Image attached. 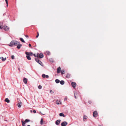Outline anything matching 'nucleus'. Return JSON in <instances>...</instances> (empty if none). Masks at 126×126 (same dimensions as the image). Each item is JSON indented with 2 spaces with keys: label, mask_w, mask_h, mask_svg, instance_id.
I'll list each match as a JSON object with an SVG mask.
<instances>
[{
  "label": "nucleus",
  "mask_w": 126,
  "mask_h": 126,
  "mask_svg": "<svg viewBox=\"0 0 126 126\" xmlns=\"http://www.w3.org/2000/svg\"><path fill=\"white\" fill-rule=\"evenodd\" d=\"M15 42V41H12L10 43V44L9 45L11 47H12L14 45Z\"/></svg>",
  "instance_id": "f257e3e1"
},
{
  "label": "nucleus",
  "mask_w": 126,
  "mask_h": 126,
  "mask_svg": "<svg viewBox=\"0 0 126 126\" xmlns=\"http://www.w3.org/2000/svg\"><path fill=\"white\" fill-rule=\"evenodd\" d=\"M98 113L96 111H94L93 114V116L94 117H96L97 116Z\"/></svg>",
  "instance_id": "f03ea898"
},
{
  "label": "nucleus",
  "mask_w": 126,
  "mask_h": 126,
  "mask_svg": "<svg viewBox=\"0 0 126 126\" xmlns=\"http://www.w3.org/2000/svg\"><path fill=\"white\" fill-rule=\"evenodd\" d=\"M67 124V123L66 121L63 122L61 124L62 126H65Z\"/></svg>",
  "instance_id": "7ed1b4c3"
},
{
  "label": "nucleus",
  "mask_w": 126,
  "mask_h": 126,
  "mask_svg": "<svg viewBox=\"0 0 126 126\" xmlns=\"http://www.w3.org/2000/svg\"><path fill=\"white\" fill-rule=\"evenodd\" d=\"M25 54L29 56H32V53L31 52H26Z\"/></svg>",
  "instance_id": "20e7f679"
},
{
  "label": "nucleus",
  "mask_w": 126,
  "mask_h": 126,
  "mask_svg": "<svg viewBox=\"0 0 126 126\" xmlns=\"http://www.w3.org/2000/svg\"><path fill=\"white\" fill-rule=\"evenodd\" d=\"M74 97L76 99H77V97L79 95L78 94L77 92H74Z\"/></svg>",
  "instance_id": "39448f33"
},
{
  "label": "nucleus",
  "mask_w": 126,
  "mask_h": 126,
  "mask_svg": "<svg viewBox=\"0 0 126 126\" xmlns=\"http://www.w3.org/2000/svg\"><path fill=\"white\" fill-rule=\"evenodd\" d=\"M4 30L6 31H8L9 29V28L7 26H5L3 27Z\"/></svg>",
  "instance_id": "423d86ee"
},
{
  "label": "nucleus",
  "mask_w": 126,
  "mask_h": 126,
  "mask_svg": "<svg viewBox=\"0 0 126 126\" xmlns=\"http://www.w3.org/2000/svg\"><path fill=\"white\" fill-rule=\"evenodd\" d=\"M56 103L57 105L61 104H62V102L60 100H57L56 101Z\"/></svg>",
  "instance_id": "0eeeda50"
},
{
  "label": "nucleus",
  "mask_w": 126,
  "mask_h": 126,
  "mask_svg": "<svg viewBox=\"0 0 126 126\" xmlns=\"http://www.w3.org/2000/svg\"><path fill=\"white\" fill-rule=\"evenodd\" d=\"M71 85L74 88H75L76 85V84L75 82H72L71 83Z\"/></svg>",
  "instance_id": "6e6552de"
},
{
  "label": "nucleus",
  "mask_w": 126,
  "mask_h": 126,
  "mask_svg": "<svg viewBox=\"0 0 126 126\" xmlns=\"http://www.w3.org/2000/svg\"><path fill=\"white\" fill-rule=\"evenodd\" d=\"M28 79L26 78H24L23 80V81L25 84L27 83Z\"/></svg>",
  "instance_id": "1a4fd4ad"
},
{
  "label": "nucleus",
  "mask_w": 126,
  "mask_h": 126,
  "mask_svg": "<svg viewBox=\"0 0 126 126\" xmlns=\"http://www.w3.org/2000/svg\"><path fill=\"white\" fill-rule=\"evenodd\" d=\"M61 121V120H58L56 121V122L55 124L57 125H58L60 123Z\"/></svg>",
  "instance_id": "9d476101"
},
{
  "label": "nucleus",
  "mask_w": 126,
  "mask_h": 126,
  "mask_svg": "<svg viewBox=\"0 0 126 126\" xmlns=\"http://www.w3.org/2000/svg\"><path fill=\"white\" fill-rule=\"evenodd\" d=\"M61 68L60 67H58L57 68V73H59L60 72V71H61Z\"/></svg>",
  "instance_id": "9b49d317"
},
{
  "label": "nucleus",
  "mask_w": 126,
  "mask_h": 126,
  "mask_svg": "<svg viewBox=\"0 0 126 126\" xmlns=\"http://www.w3.org/2000/svg\"><path fill=\"white\" fill-rule=\"evenodd\" d=\"M19 43H20L19 42L15 41L14 45L15 46H17L19 44Z\"/></svg>",
  "instance_id": "f8f14e48"
},
{
  "label": "nucleus",
  "mask_w": 126,
  "mask_h": 126,
  "mask_svg": "<svg viewBox=\"0 0 126 126\" xmlns=\"http://www.w3.org/2000/svg\"><path fill=\"white\" fill-rule=\"evenodd\" d=\"M39 57L40 58H42L44 57V55L43 54L40 53L39 55Z\"/></svg>",
  "instance_id": "ddd939ff"
},
{
  "label": "nucleus",
  "mask_w": 126,
  "mask_h": 126,
  "mask_svg": "<svg viewBox=\"0 0 126 126\" xmlns=\"http://www.w3.org/2000/svg\"><path fill=\"white\" fill-rule=\"evenodd\" d=\"M22 46V45L21 44H20V43H19V44L18 45L17 47V48L18 49H19L20 48V47Z\"/></svg>",
  "instance_id": "4468645a"
},
{
  "label": "nucleus",
  "mask_w": 126,
  "mask_h": 126,
  "mask_svg": "<svg viewBox=\"0 0 126 126\" xmlns=\"http://www.w3.org/2000/svg\"><path fill=\"white\" fill-rule=\"evenodd\" d=\"M59 115L60 116H63V117H65V116L64 114L63 113H60L59 114Z\"/></svg>",
  "instance_id": "2eb2a0df"
},
{
  "label": "nucleus",
  "mask_w": 126,
  "mask_h": 126,
  "mask_svg": "<svg viewBox=\"0 0 126 126\" xmlns=\"http://www.w3.org/2000/svg\"><path fill=\"white\" fill-rule=\"evenodd\" d=\"M21 122L22 124V125L23 126H25L26 125L25 124L26 123H25V122L24 121H21Z\"/></svg>",
  "instance_id": "dca6fc26"
},
{
  "label": "nucleus",
  "mask_w": 126,
  "mask_h": 126,
  "mask_svg": "<svg viewBox=\"0 0 126 126\" xmlns=\"http://www.w3.org/2000/svg\"><path fill=\"white\" fill-rule=\"evenodd\" d=\"M60 83L62 85L64 84V81L63 80H61L60 82Z\"/></svg>",
  "instance_id": "f3484780"
},
{
  "label": "nucleus",
  "mask_w": 126,
  "mask_h": 126,
  "mask_svg": "<svg viewBox=\"0 0 126 126\" xmlns=\"http://www.w3.org/2000/svg\"><path fill=\"white\" fill-rule=\"evenodd\" d=\"M21 102H19L18 103V104H17L18 106V107L20 108L21 106Z\"/></svg>",
  "instance_id": "a211bd4d"
},
{
  "label": "nucleus",
  "mask_w": 126,
  "mask_h": 126,
  "mask_svg": "<svg viewBox=\"0 0 126 126\" xmlns=\"http://www.w3.org/2000/svg\"><path fill=\"white\" fill-rule=\"evenodd\" d=\"M87 118V117L86 116H84L83 117V120L85 121Z\"/></svg>",
  "instance_id": "6ab92c4d"
},
{
  "label": "nucleus",
  "mask_w": 126,
  "mask_h": 126,
  "mask_svg": "<svg viewBox=\"0 0 126 126\" xmlns=\"http://www.w3.org/2000/svg\"><path fill=\"white\" fill-rule=\"evenodd\" d=\"M26 57L27 58V59L29 60H30L31 59V58L30 57V56H28L27 55L26 56Z\"/></svg>",
  "instance_id": "aec40b11"
},
{
  "label": "nucleus",
  "mask_w": 126,
  "mask_h": 126,
  "mask_svg": "<svg viewBox=\"0 0 126 126\" xmlns=\"http://www.w3.org/2000/svg\"><path fill=\"white\" fill-rule=\"evenodd\" d=\"M55 81L57 83H58L60 82L59 80L58 79H56L55 80Z\"/></svg>",
  "instance_id": "412c9836"
},
{
  "label": "nucleus",
  "mask_w": 126,
  "mask_h": 126,
  "mask_svg": "<svg viewBox=\"0 0 126 126\" xmlns=\"http://www.w3.org/2000/svg\"><path fill=\"white\" fill-rule=\"evenodd\" d=\"M5 101L8 103H9L10 102V100L8 98H6L5 99Z\"/></svg>",
  "instance_id": "4be33fe9"
},
{
  "label": "nucleus",
  "mask_w": 126,
  "mask_h": 126,
  "mask_svg": "<svg viewBox=\"0 0 126 126\" xmlns=\"http://www.w3.org/2000/svg\"><path fill=\"white\" fill-rule=\"evenodd\" d=\"M61 73L62 74H63L65 73V71L64 70H62L61 71Z\"/></svg>",
  "instance_id": "5701e85b"
},
{
  "label": "nucleus",
  "mask_w": 126,
  "mask_h": 126,
  "mask_svg": "<svg viewBox=\"0 0 126 126\" xmlns=\"http://www.w3.org/2000/svg\"><path fill=\"white\" fill-rule=\"evenodd\" d=\"M30 121V120L27 119H26L25 120V121H24V122H25V123H26L29 122Z\"/></svg>",
  "instance_id": "b1692460"
},
{
  "label": "nucleus",
  "mask_w": 126,
  "mask_h": 126,
  "mask_svg": "<svg viewBox=\"0 0 126 126\" xmlns=\"http://www.w3.org/2000/svg\"><path fill=\"white\" fill-rule=\"evenodd\" d=\"M20 41L21 42H23V43H25V42L24 40H23V39L22 38H20Z\"/></svg>",
  "instance_id": "393cba45"
},
{
  "label": "nucleus",
  "mask_w": 126,
  "mask_h": 126,
  "mask_svg": "<svg viewBox=\"0 0 126 126\" xmlns=\"http://www.w3.org/2000/svg\"><path fill=\"white\" fill-rule=\"evenodd\" d=\"M46 54L48 55H50V52L48 51H47L46 52Z\"/></svg>",
  "instance_id": "a878e982"
},
{
  "label": "nucleus",
  "mask_w": 126,
  "mask_h": 126,
  "mask_svg": "<svg viewBox=\"0 0 126 126\" xmlns=\"http://www.w3.org/2000/svg\"><path fill=\"white\" fill-rule=\"evenodd\" d=\"M37 62L39 64H40V65H42V62L40 61L39 60Z\"/></svg>",
  "instance_id": "bb28decb"
},
{
  "label": "nucleus",
  "mask_w": 126,
  "mask_h": 126,
  "mask_svg": "<svg viewBox=\"0 0 126 126\" xmlns=\"http://www.w3.org/2000/svg\"><path fill=\"white\" fill-rule=\"evenodd\" d=\"M6 58H4L3 57H1V59L2 61H5L6 59Z\"/></svg>",
  "instance_id": "cd10ccee"
},
{
  "label": "nucleus",
  "mask_w": 126,
  "mask_h": 126,
  "mask_svg": "<svg viewBox=\"0 0 126 126\" xmlns=\"http://www.w3.org/2000/svg\"><path fill=\"white\" fill-rule=\"evenodd\" d=\"M43 123V119L42 118H41L40 122V124L41 125H42Z\"/></svg>",
  "instance_id": "c85d7f7f"
},
{
  "label": "nucleus",
  "mask_w": 126,
  "mask_h": 126,
  "mask_svg": "<svg viewBox=\"0 0 126 126\" xmlns=\"http://www.w3.org/2000/svg\"><path fill=\"white\" fill-rule=\"evenodd\" d=\"M39 53H38V54H37V55H36L35 54H33V55L35 57H38V56H39Z\"/></svg>",
  "instance_id": "c756f323"
},
{
  "label": "nucleus",
  "mask_w": 126,
  "mask_h": 126,
  "mask_svg": "<svg viewBox=\"0 0 126 126\" xmlns=\"http://www.w3.org/2000/svg\"><path fill=\"white\" fill-rule=\"evenodd\" d=\"M46 75L45 74H43L42 75V76L43 78H45L46 77Z\"/></svg>",
  "instance_id": "7c9ffc66"
},
{
  "label": "nucleus",
  "mask_w": 126,
  "mask_h": 126,
  "mask_svg": "<svg viewBox=\"0 0 126 126\" xmlns=\"http://www.w3.org/2000/svg\"><path fill=\"white\" fill-rule=\"evenodd\" d=\"M42 88V86L40 85L39 86H38V88L39 89H41Z\"/></svg>",
  "instance_id": "2f4dec72"
},
{
  "label": "nucleus",
  "mask_w": 126,
  "mask_h": 126,
  "mask_svg": "<svg viewBox=\"0 0 126 126\" xmlns=\"http://www.w3.org/2000/svg\"><path fill=\"white\" fill-rule=\"evenodd\" d=\"M66 77L68 78H69L70 77V75L69 74H67L66 76Z\"/></svg>",
  "instance_id": "473e14b6"
},
{
  "label": "nucleus",
  "mask_w": 126,
  "mask_h": 126,
  "mask_svg": "<svg viewBox=\"0 0 126 126\" xmlns=\"http://www.w3.org/2000/svg\"><path fill=\"white\" fill-rule=\"evenodd\" d=\"M35 60L37 62L39 60L38 58H35Z\"/></svg>",
  "instance_id": "72a5a7b5"
},
{
  "label": "nucleus",
  "mask_w": 126,
  "mask_h": 126,
  "mask_svg": "<svg viewBox=\"0 0 126 126\" xmlns=\"http://www.w3.org/2000/svg\"><path fill=\"white\" fill-rule=\"evenodd\" d=\"M15 56L14 55H12L11 56V58L12 59H14V58Z\"/></svg>",
  "instance_id": "f704fd0d"
},
{
  "label": "nucleus",
  "mask_w": 126,
  "mask_h": 126,
  "mask_svg": "<svg viewBox=\"0 0 126 126\" xmlns=\"http://www.w3.org/2000/svg\"><path fill=\"white\" fill-rule=\"evenodd\" d=\"M39 36V33L38 32H37V35L36 36V38H37Z\"/></svg>",
  "instance_id": "c9c22d12"
},
{
  "label": "nucleus",
  "mask_w": 126,
  "mask_h": 126,
  "mask_svg": "<svg viewBox=\"0 0 126 126\" xmlns=\"http://www.w3.org/2000/svg\"><path fill=\"white\" fill-rule=\"evenodd\" d=\"M46 77L47 78H49V76L48 75H46Z\"/></svg>",
  "instance_id": "e433bc0d"
},
{
  "label": "nucleus",
  "mask_w": 126,
  "mask_h": 126,
  "mask_svg": "<svg viewBox=\"0 0 126 126\" xmlns=\"http://www.w3.org/2000/svg\"><path fill=\"white\" fill-rule=\"evenodd\" d=\"M33 112L34 113H36V111L35 110H33Z\"/></svg>",
  "instance_id": "4c0bfd02"
},
{
  "label": "nucleus",
  "mask_w": 126,
  "mask_h": 126,
  "mask_svg": "<svg viewBox=\"0 0 126 126\" xmlns=\"http://www.w3.org/2000/svg\"><path fill=\"white\" fill-rule=\"evenodd\" d=\"M25 36L27 38H28V36L27 35H25Z\"/></svg>",
  "instance_id": "58836bf2"
},
{
  "label": "nucleus",
  "mask_w": 126,
  "mask_h": 126,
  "mask_svg": "<svg viewBox=\"0 0 126 126\" xmlns=\"http://www.w3.org/2000/svg\"><path fill=\"white\" fill-rule=\"evenodd\" d=\"M5 0V1L6 3H7V2H8L7 0Z\"/></svg>",
  "instance_id": "ea45409f"
},
{
  "label": "nucleus",
  "mask_w": 126,
  "mask_h": 126,
  "mask_svg": "<svg viewBox=\"0 0 126 126\" xmlns=\"http://www.w3.org/2000/svg\"><path fill=\"white\" fill-rule=\"evenodd\" d=\"M50 93H52V92L53 93V92H52V90H50Z\"/></svg>",
  "instance_id": "a19ab883"
},
{
  "label": "nucleus",
  "mask_w": 126,
  "mask_h": 126,
  "mask_svg": "<svg viewBox=\"0 0 126 126\" xmlns=\"http://www.w3.org/2000/svg\"><path fill=\"white\" fill-rule=\"evenodd\" d=\"M29 46L30 47H31V45L30 44H29Z\"/></svg>",
  "instance_id": "79ce46f5"
},
{
  "label": "nucleus",
  "mask_w": 126,
  "mask_h": 126,
  "mask_svg": "<svg viewBox=\"0 0 126 126\" xmlns=\"http://www.w3.org/2000/svg\"><path fill=\"white\" fill-rule=\"evenodd\" d=\"M7 4V7L8 6V2L7 3H6Z\"/></svg>",
  "instance_id": "37998d69"
},
{
  "label": "nucleus",
  "mask_w": 126,
  "mask_h": 126,
  "mask_svg": "<svg viewBox=\"0 0 126 126\" xmlns=\"http://www.w3.org/2000/svg\"><path fill=\"white\" fill-rule=\"evenodd\" d=\"M2 28L1 26L0 25V29H1Z\"/></svg>",
  "instance_id": "c03bdc74"
},
{
  "label": "nucleus",
  "mask_w": 126,
  "mask_h": 126,
  "mask_svg": "<svg viewBox=\"0 0 126 126\" xmlns=\"http://www.w3.org/2000/svg\"><path fill=\"white\" fill-rule=\"evenodd\" d=\"M40 113L42 115H45V114H42L41 113V112H40Z\"/></svg>",
  "instance_id": "a18cd8bd"
},
{
  "label": "nucleus",
  "mask_w": 126,
  "mask_h": 126,
  "mask_svg": "<svg viewBox=\"0 0 126 126\" xmlns=\"http://www.w3.org/2000/svg\"><path fill=\"white\" fill-rule=\"evenodd\" d=\"M67 100V98H65L64 99V100Z\"/></svg>",
  "instance_id": "49530a36"
},
{
  "label": "nucleus",
  "mask_w": 126,
  "mask_h": 126,
  "mask_svg": "<svg viewBox=\"0 0 126 126\" xmlns=\"http://www.w3.org/2000/svg\"><path fill=\"white\" fill-rule=\"evenodd\" d=\"M51 62H54V61H53V60H52V61H51Z\"/></svg>",
  "instance_id": "de8ad7c7"
},
{
  "label": "nucleus",
  "mask_w": 126,
  "mask_h": 126,
  "mask_svg": "<svg viewBox=\"0 0 126 126\" xmlns=\"http://www.w3.org/2000/svg\"><path fill=\"white\" fill-rule=\"evenodd\" d=\"M27 126H30V125H28Z\"/></svg>",
  "instance_id": "09e8293b"
},
{
  "label": "nucleus",
  "mask_w": 126,
  "mask_h": 126,
  "mask_svg": "<svg viewBox=\"0 0 126 126\" xmlns=\"http://www.w3.org/2000/svg\"><path fill=\"white\" fill-rule=\"evenodd\" d=\"M31 112H32V110H31Z\"/></svg>",
  "instance_id": "8fccbe9b"
},
{
  "label": "nucleus",
  "mask_w": 126,
  "mask_h": 126,
  "mask_svg": "<svg viewBox=\"0 0 126 126\" xmlns=\"http://www.w3.org/2000/svg\"><path fill=\"white\" fill-rule=\"evenodd\" d=\"M99 126H101L99 125Z\"/></svg>",
  "instance_id": "3c124183"
}]
</instances>
